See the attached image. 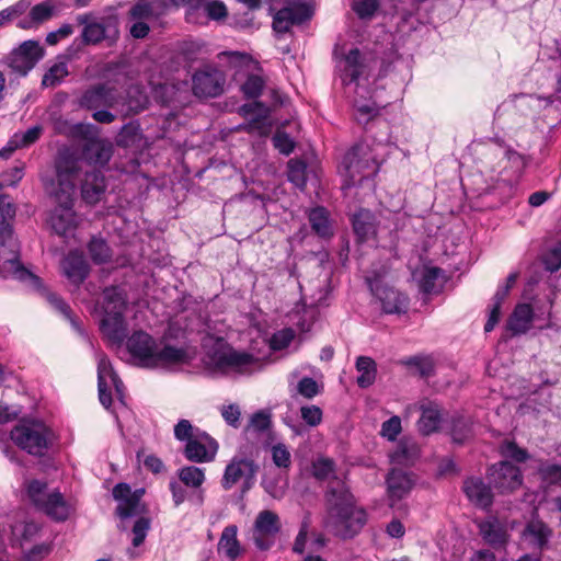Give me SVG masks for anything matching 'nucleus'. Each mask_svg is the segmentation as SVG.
<instances>
[{
	"mask_svg": "<svg viewBox=\"0 0 561 561\" xmlns=\"http://www.w3.org/2000/svg\"><path fill=\"white\" fill-rule=\"evenodd\" d=\"M71 289L77 299L93 306L102 317L100 331L108 342L121 346L127 336V323L124 318L127 299L119 285H112L100 293V283H72Z\"/></svg>",
	"mask_w": 561,
	"mask_h": 561,
	"instance_id": "f257e3e1",
	"label": "nucleus"
},
{
	"mask_svg": "<svg viewBox=\"0 0 561 561\" xmlns=\"http://www.w3.org/2000/svg\"><path fill=\"white\" fill-rule=\"evenodd\" d=\"M80 170V161L72 154H60L56 161L57 187L54 196L58 205L51 211L48 222L60 236L71 233L78 225L72 206Z\"/></svg>",
	"mask_w": 561,
	"mask_h": 561,
	"instance_id": "f03ea898",
	"label": "nucleus"
},
{
	"mask_svg": "<svg viewBox=\"0 0 561 561\" xmlns=\"http://www.w3.org/2000/svg\"><path fill=\"white\" fill-rule=\"evenodd\" d=\"M327 525L335 536L351 539L360 533L367 522L366 512L355 506L354 497L346 485L339 480L330 482L327 494Z\"/></svg>",
	"mask_w": 561,
	"mask_h": 561,
	"instance_id": "7ed1b4c3",
	"label": "nucleus"
},
{
	"mask_svg": "<svg viewBox=\"0 0 561 561\" xmlns=\"http://www.w3.org/2000/svg\"><path fill=\"white\" fill-rule=\"evenodd\" d=\"M15 207L8 196L0 194V277L15 280H38L33 272L19 260V247L9 224Z\"/></svg>",
	"mask_w": 561,
	"mask_h": 561,
	"instance_id": "20e7f679",
	"label": "nucleus"
},
{
	"mask_svg": "<svg viewBox=\"0 0 561 561\" xmlns=\"http://www.w3.org/2000/svg\"><path fill=\"white\" fill-rule=\"evenodd\" d=\"M127 350L134 359L146 368L168 369L190 360L185 348L157 344L144 331H136L128 337Z\"/></svg>",
	"mask_w": 561,
	"mask_h": 561,
	"instance_id": "39448f33",
	"label": "nucleus"
},
{
	"mask_svg": "<svg viewBox=\"0 0 561 561\" xmlns=\"http://www.w3.org/2000/svg\"><path fill=\"white\" fill-rule=\"evenodd\" d=\"M538 283H527L523 297L529 302L517 304L506 320L505 330L511 336L527 333L536 321H545L550 317L552 300L549 295L542 298L536 293Z\"/></svg>",
	"mask_w": 561,
	"mask_h": 561,
	"instance_id": "423d86ee",
	"label": "nucleus"
},
{
	"mask_svg": "<svg viewBox=\"0 0 561 561\" xmlns=\"http://www.w3.org/2000/svg\"><path fill=\"white\" fill-rule=\"evenodd\" d=\"M204 363L213 375L220 376L251 374L257 366L253 355L234 350L222 339L216 340L206 351Z\"/></svg>",
	"mask_w": 561,
	"mask_h": 561,
	"instance_id": "0eeeda50",
	"label": "nucleus"
},
{
	"mask_svg": "<svg viewBox=\"0 0 561 561\" xmlns=\"http://www.w3.org/2000/svg\"><path fill=\"white\" fill-rule=\"evenodd\" d=\"M27 496L38 511L56 522H65L70 516V504L57 489H50L46 482L31 481L27 484Z\"/></svg>",
	"mask_w": 561,
	"mask_h": 561,
	"instance_id": "6e6552de",
	"label": "nucleus"
},
{
	"mask_svg": "<svg viewBox=\"0 0 561 561\" xmlns=\"http://www.w3.org/2000/svg\"><path fill=\"white\" fill-rule=\"evenodd\" d=\"M366 156L364 146H355L345 154L340 168V173L345 179V186L356 185L364 179L377 173L376 160Z\"/></svg>",
	"mask_w": 561,
	"mask_h": 561,
	"instance_id": "1a4fd4ad",
	"label": "nucleus"
},
{
	"mask_svg": "<svg viewBox=\"0 0 561 561\" xmlns=\"http://www.w3.org/2000/svg\"><path fill=\"white\" fill-rule=\"evenodd\" d=\"M11 439L21 449L39 456L48 448L49 431L41 422H23L11 431Z\"/></svg>",
	"mask_w": 561,
	"mask_h": 561,
	"instance_id": "9d476101",
	"label": "nucleus"
},
{
	"mask_svg": "<svg viewBox=\"0 0 561 561\" xmlns=\"http://www.w3.org/2000/svg\"><path fill=\"white\" fill-rule=\"evenodd\" d=\"M257 471L259 465L254 460L234 456L225 469L221 485L225 490H230L241 482L242 491L247 492L253 486Z\"/></svg>",
	"mask_w": 561,
	"mask_h": 561,
	"instance_id": "9b49d317",
	"label": "nucleus"
},
{
	"mask_svg": "<svg viewBox=\"0 0 561 561\" xmlns=\"http://www.w3.org/2000/svg\"><path fill=\"white\" fill-rule=\"evenodd\" d=\"M282 529L279 516L270 510L261 511L252 527V539L255 547L261 551L270 550Z\"/></svg>",
	"mask_w": 561,
	"mask_h": 561,
	"instance_id": "f8f14e48",
	"label": "nucleus"
},
{
	"mask_svg": "<svg viewBox=\"0 0 561 561\" xmlns=\"http://www.w3.org/2000/svg\"><path fill=\"white\" fill-rule=\"evenodd\" d=\"M336 70L344 84L355 82L362 77H365L370 69V64L366 56H364L358 48H352L348 53L337 55Z\"/></svg>",
	"mask_w": 561,
	"mask_h": 561,
	"instance_id": "ddd939ff",
	"label": "nucleus"
},
{
	"mask_svg": "<svg viewBox=\"0 0 561 561\" xmlns=\"http://www.w3.org/2000/svg\"><path fill=\"white\" fill-rule=\"evenodd\" d=\"M368 285L385 313L402 314L408 311L410 300L405 294L399 291L389 283H368Z\"/></svg>",
	"mask_w": 561,
	"mask_h": 561,
	"instance_id": "4468645a",
	"label": "nucleus"
},
{
	"mask_svg": "<svg viewBox=\"0 0 561 561\" xmlns=\"http://www.w3.org/2000/svg\"><path fill=\"white\" fill-rule=\"evenodd\" d=\"M44 48L37 41L28 39L12 50L8 57V66L21 76L27 75L44 57Z\"/></svg>",
	"mask_w": 561,
	"mask_h": 561,
	"instance_id": "2eb2a0df",
	"label": "nucleus"
},
{
	"mask_svg": "<svg viewBox=\"0 0 561 561\" xmlns=\"http://www.w3.org/2000/svg\"><path fill=\"white\" fill-rule=\"evenodd\" d=\"M311 15L310 8L301 0H286L284 8L273 18V28L277 33H286L297 23H301Z\"/></svg>",
	"mask_w": 561,
	"mask_h": 561,
	"instance_id": "dca6fc26",
	"label": "nucleus"
},
{
	"mask_svg": "<svg viewBox=\"0 0 561 561\" xmlns=\"http://www.w3.org/2000/svg\"><path fill=\"white\" fill-rule=\"evenodd\" d=\"M489 481L501 493L512 492L518 489L523 482V476L518 467L510 461H501L489 469Z\"/></svg>",
	"mask_w": 561,
	"mask_h": 561,
	"instance_id": "f3484780",
	"label": "nucleus"
},
{
	"mask_svg": "<svg viewBox=\"0 0 561 561\" xmlns=\"http://www.w3.org/2000/svg\"><path fill=\"white\" fill-rule=\"evenodd\" d=\"M193 93L198 98H216L224 90L225 77L217 68L205 67L192 78Z\"/></svg>",
	"mask_w": 561,
	"mask_h": 561,
	"instance_id": "a211bd4d",
	"label": "nucleus"
},
{
	"mask_svg": "<svg viewBox=\"0 0 561 561\" xmlns=\"http://www.w3.org/2000/svg\"><path fill=\"white\" fill-rule=\"evenodd\" d=\"M66 8L62 0H44L30 8L27 16L18 22V27L22 30L37 28L59 15Z\"/></svg>",
	"mask_w": 561,
	"mask_h": 561,
	"instance_id": "6ab92c4d",
	"label": "nucleus"
},
{
	"mask_svg": "<svg viewBox=\"0 0 561 561\" xmlns=\"http://www.w3.org/2000/svg\"><path fill=\"white\" fill-rule=\"evenodd\" d=\"M218 450V443L206 432L187 442L184 447V456L192 462H209L214 460Z\"/></svg>",
	"mask_w": 561,
	"mask_h": 561,
	"instance_id": "aec40b11",
	"label": "nucleus"
},
{
	"mask_svg": "<svg viewBox=\"0 0 561 561\" xmlns=\"http://www.w3.org/2000/svg\"><path fill=\"white\" fill-rule=\"evenodd\" d=\"M386 484L390 506L394 507L397 502L409 495L414 486V480L409 472L392 469L387 476Z\"/></svg>",
	"mask_w": 561,
	"mask_h": 561,
	"instance_id": "412c9836",
	"label": "nucleus"
},
{
	"mask_svg": "<svg viewBox=\"0 0 561 561\" xmlns=\"http://www.w3.org/2000/svg\"><path fill=\"white\" fill-rule=\"evenodd\" d=\"M121 99L113 87L101 84L88 90L82 95L81 104L90 110H96L102 106H114Z\"/></svg>",
	"mask_w": 561,
	"mask_h": 561,
	"instance_id": "4be33fe9",
	"label": "nucleus"
},
{
	"mask_svg": "<svg viewBox=\"0 0 561 561\" xmlns=\"http://www.w3.org/2000/svg\"><path fill=\"white\" fill-rule=\"evenodd\" d=\"M299 289L300 302L314 309L325 306L332 291L330 283H299Z\"/></svg>",
	"mask_w": 561,
	"mask_h": 561,
	"instance_id": "5701e85b",
	"label": "nucleus"
},
{
	"mask_svg": "<svg viewBox=\"0 0 561 561\" xmlns=\"http://www.w3.org/2000/svg\"><path fill=\"white\" fill-rule=\"evenodd\" d=\"M551 529L541 520H530L522 533V539L530 549L542 550L551 537Z\"/></svg>",
	"mask_w": 561,
	"mask_h": 561,
	"instance_id": "b1692460",
	"label": "nucleus"
},
{
	"mask_svg": "<svg viewBox=\"0 0 561 561\" xmlns=\"http://www.w3.org/2000/svg\"><path fill=\"white\" fill-rule=\"evenodd\" d=\"M113 496L119 501L116 513L121 518L136 516L139 513V499L131 495V490L126 483H118L113 489Z\"/></svg>",
	"mask_w": 561,
	"mask_h": 561,
	"instance_id": "393cba45",
	"label": "nucleus"
},
{
	"mask_svg": "<svg viewBox=\"0 0 561 561\" xmlns=\"http://www.w3.org/2000/svg\"><path fill=\"white\" fill-rule=\"evenodd\" d=\"M105 179L99 170L85 172V178L81 186L82 198L88 204H96L105 193Z\"/></svg>",
	"mask_w": 561,
	"mask_h": 561,
	"instance_id": "a878e982",
	"label": "nucleus"
},
{
	"mask_svg": "<svg viewBox=\"0 0 561 561\" xmlns=\"http://www.w3.org/2000/svg\"><path fill=\"white\" fill-rule=\"evenodd\" d=\"M462 489L469 501L477 506L486 508L492 504L493 495L491 489L482 479L474 477L468 478L463 482Z\"/></svg>",
	"mask_w": 561,
	"mask_h": 561,
	"instance_id": "bb28decb",
	"label": "nucleus"
},
{
	"mask_svg": "<svg viewBox=\"0 0 561 561\" xmlns=\"http://www.w3.org/2000/svg\"><path fill=\"white\" fill-rule=\"evenodd\" d=\"M482 538L493 547H501L507 542L508 533L504 523L496 517H489L479 525Z\"/></svg>",
	"mask_w": 561,
	"mask_h": 561,
	"instance_id": "cd10ccee",
	"label": "nucleus"
},
{
	"mask_svg": "<svg viewBox=\"0 0 561 561\" xmlns=\"http://www.w3.org/2000/svg\"><path fill=\"white\" fill-rule=\"evenodd\" d=\"M238 527L229 525L224 528L218 541V553L225 561H236L242 553L241 545L237 538Z\"/></svg>",
	"mask_w": 561,
	"mask_h": 561,
	"instance_id": "c85d7f7f",
	"label": "nucleus"
},
{
	"mask_svg": "<svg viewBox=\"0 0 561 561\" xmlns=\"http://www.w3.org/2000/svg\"><path fill=\"white\" fill-rule=\"evenodd\" d=\"M82 157L90 164L103 167L112 157V145L103 139H90L84 145Z\"/></svg>",
	"mask_w": 561,
	"mask_h": 561,
	"instance_id": "c756f323",
	"label": "nucleus"
},
{
	"mask_svg": "<svg viewBox=\"0 0 561 561\" xmlns=\"http://www.w3.org/2000/svg\"><path fill=\"white\" fill-rule=\"evenodd\" d=\"M353 229L360 242L374 239L377 236V220L367 209H360L353 217Z\"/></svg>",
	"mask_w": 561,
	"mask_h": 561,
	"instance_id": "7c9ffc66",
	"label": "nucleus"
},
{
	"mask_svg": "<svg viewBox=\"0 0 561 561\" xmlns=\"http://www.w3.org/2000/svg\"><path fill=\"white\" fill-rule=\"evenodd\" d=\"M241 111L244 115L257 113V116L247 125L245 129L248 131H257L260 135H266L270 131L268 110L263 104L257 102L244 104Z\"/></svg>",
	"mask_w": 561,
	"mask_h": 561,
	"instance_id": "2f4dec72",
	"label": "nucleus"
},
{
	"mask_svg": "<svg viewBox=\"0 0 561 561\" xmlns=\"http://www.w3.org/2000/svg\"><path fill=\"white\" fill-rule=\"evenodd\" d=\"M64 274L73 280H84L89 275V263L78 251L70 252L61 262Z\"/></svg>",
	"mask_w": 561,
	"mask_h": 561,
	"instance_id": "473e14b6",
	"label": "nucleus"
},
{
	"mask_svg": "<svg viewBox=\"0 0 561 561\" xmlns=\"http://www.w3.org/2000/svg\"><path fill=\"white\" fill-rule=\"evenodd\" d=\"M319 317V310L299 302L288 313V322L295 325L300 332H309Z\"/></svg>",
	"mask_w": 561,
	"mask_h": 561,
	"instance_id": "72a5a7b5",
	"label": "nucleus"
},
{
	"mask_svg": "<svg viewBox=\"0 0 561 561\" xmlns=\"http://www.w3.org/2000/svg\"><path fill=\"white\" fill-rule=\"evenodd\" d=\"M76 20L78 24L83 25L82 39L85 44H96L104 39V24L95 21L91 13L79 14Z\"/></svg>",
	"mask_w": 561,
	"mask_h": 561,
	"instance_id": "f704fd0d",
	"label": "nucleus"
},
{
	"mask_svg": "<svg viewBox=\"0 0 561 561\" xmlns=\"http://www.w3.org/2000/svg\"><path fill=\"white\" fill-rule=\"evenodd\" d=\"M421 412V417L417 422L419 431L423 435H430L438 431L443 421L438 405L432 402L422 404Z\"/></svg>",
	"mask_w": 561,
	"mask_h": 561,
	"instance_id": "c9c22d12",
	"label": "nucleus"
},
{
	"mask_svg": "<svg viewBox=\"0 0 561 561\" xmlns=\"http://www.w3.org/2000/svg\"><path fill=\"white\" fill-rule=\"evenodd\" d=\"M169 488L172 493V501L174 503V506L176 507L183 504L185 501H190L191 503L197 506H201L204 503V491L192 490V492H188V488L184 486V484L180 483L176 480L170 481Z\"/></svg>",
	"mask_w": 561,
	"mask_h": 561,
	"instance_id": "e433bc0d",
	"label": "nucleus"
},
{
	"mask_svg": "<svg viewBox=\"0 0 561 561\" xmlns=\"http://www.w3.org/2000/svg\"><path fill=\"white\" fill-rule=\"evenodd\" d=\"M35 290L38 291L42 296L46 298V300L60 313H62L67 319H69L72 328L80 334L84 335V330L80 327V324L71 317L70 307L56 294L46 291L42 283H35Z\"/></svg>",
	"mask_w": 561,
	"mask_h": 561,
	"instance_id": "4c0bfd02",
	"label": "nucleus"
},
{
	"mask_svg": "<svg viewBox=\"0 0 561 561\" xmlns=\"http://www.w3.org/2000/svg\"><path fill=\"white\" fill-rule=\"evenodd\" d=\"M179 482L194 491L202 489L205 482V470L195 466H184L178 470Z\"/></svg>",
	"mask_w": 561,
	"mask_h": 561,
	"instance_id": "58836bf2",
	"label": "nucleus"
},
{
	"mask_svg": "<svg viewBox=\"0 0 561 561\" xmlns=\"http://www.w3.org/2000/svg\"><path fill=\"white\" fill-rule=\"evenodd\" d=\"M356 369L359 373L357 385L360 388H368L375 382L377 366L375 360L368 356H359L356 359Z\"/></svg>",
	"mask_w": 561,
	"mask_h": 561,
	"instance_id": "ea45409f",
	"label": "nucleus"
},
{
	"mask_svg": "<svg viewBox=\"0 0 561 561\" xmlns=\"http://www.w3.org/2000/svg\"><path fill=\"white\" fill-rule=\"evenodd\" d=\"M114 386L117 393L123 390V381L119 379L115 370L113 369L112 363L106 355L101 354L98 359V383L107 382Z\"/></svg>",
	"mask_w": 561,
	"mask_h": 561,
	"instance_id": "a19ab883",
	"label": "nucleus"
},
{
	"mask_svg": "<svg viewBox=\"0 0 561 561\" xmlns=\"http://www.w3.org/2000/svg\"><path fill=\"white\" fill-rule=\"evenodd\" d=\"M419 448L415 443L409 439H401L391 454L392 462L399 465H410L417 457Z\"/></svg>",
	"mask_w": 561,
	"mask_h": 561,
	"instance_id": "79ce46f5",
	"label": "nucleus"
},
{
	"mask_svg": "<svg viewBox=\"0 0 561 561\" xmlns=\"http://www.w3.org/2000/svg\"><path fill=\"white\" fill-rule=\"evenodd\" d=\"M68 75L69 70L67 62L65 60H57L44 73L42 87L55 88L60 84Z\"/></svg>",
	"mask_w": 561,
	"mask_h": 561,
	"instance_id": "37998d69",
	"label": "nucleus"
},
{
	"mask_svg": "<svg viewBox=\"0 0 561 561\" xmlns=\"http://www.w3.org/2000/svg\"><path fill=\"white\" fill-rule=\"evenodd\" d=\"M309 221L312 230L320 237L325 238L332 234V228L328 211L323 207L313 208L309 213Z\"/></svg>",
	"mask_w": 561,
	"mask_h": 561,
	"instance_id": "c03bdc74",
	"label": "nucleus"
},
{
	"mask_svg": "<svg viewBox=\"0 0 561 561\" xmlns=\"http://www.w3.org/2000/svg\"><path fill=\"white\" fill-rule=\"evenodd\" d=\"M271 428L270 414L259 411L251 416L250 423L245 428V434L249 437H259L265 435Z\"/></svg>",
	"mask_w": 561,
	"mask_h": 561,
	"instance_id": "a18cd8bd",
	"label": "nucleus"
},
{
	"mask_svg": "<svg viewBox=\"0 0 561 561\" xmlns=\"http://www.w3.org/2000/svg\"><path fill=\"white\" fill-rule=\"evenodd\" d=\"M118 145L129 147H140L142 142V134L138 125L128 124L125 125L117 139Z\"/></svg>",
	"mask_w": 561,
	"mask_h": 561,
	"instance_id": "49530a36",
	"label": "nucleus"
},
{
	"mask_svg": "<svg viewBox=\"0 0 561 561\" xmlns=\"http://www.w3.org/2000/svg\"><path fill=\"white\" fill-rule=\"evenodd\" d=\"M288 180L297 187L304 188L307 182L306 169L307 165L304 161L298 159H290L287 164Z\"/></svg>",
	"mask_w": 561,
	"mask_h": 561,
	"instance_id": "de8ad7c7",
	"label": "nucleus"
},
{
	"mask_svg": "<svg viewBox=\"0 0 561 561\" xmlns=\"http://www.w3.org/2000/svg\"><path fill=\"white\" fill-rule=\"evenodd\" d=\"M39 531V525L34 522H22L11 526L12 536L16 540L28 541Z\"/></svg>",
	"mask_w": 561,
	"mask_h": 561,
	"instance_id": "09e8293b",
	"label": "nucleus"
},
{
	"mask_svg": "<svg viewBox=\"0 0 561 561\" xmlns=\"http://www.w3.org/2000/svg\"><path fill=\"white\" fill-rule=\"evenodd\" d=\"M43 133V127L39 125L33 126L25 131L15 133L12 136V144L21 148L30 147L35 144Z\"/></svg>",
	"mask_w": 561,
	"mask_h": 561,
	"instance_id": "8fccbe9b",
	"label": "nucleus"
},
{
	"mask_svg": "<svg viewBox=\"0 0 561 561\" xmlns=\"http://www.w3.org/2000/svg\"><path fill=\"white\" fill-rule=\"evenodd\" d=\"M203 431L198 427L193 426V424L186 420L182 419L180 420L173 428V434L175 439L179 442H184L185 444L193 439L197 433H202Z\"/></svg>",
	"mask_w": 561,
	"mask_h": 561,
	"instance_id": "3c124183",
	"label": "nucleus"
},
{
	"mask_svg": "<svg viewBox=\"0 0 561 561\" xmlns=\"http://www.w3.org/2000/svg\"><path fill=\"white\" fill-rule=\"evenodd\" d=\"M450 435L455 443L461 444L471 435V425L463 417H457L451 421Z\"/></svg>",
	"mask_w": 561,
	"mask_h": 561,
	"instance_id": "603ef678",
	"label": "nucleus"
},
{
	"mask_svg": "<svg viewBox=\"0 0 561 561\" xmlns=\"http://www.w3.org/2000/svg\"><path fill=\"white\" fill-rule=\"evenodd\" d=\"M312 474L317 480H329L334 474V461L329 458H318L312 462Z\"/></svg>",
	"mask_w": 561,
	"mask_h": 561,
	"instance_id": "864d4df0",
	"label": "nucleus"
},
{
	"mask_svg": "<svg viewBox=\"0 0 561 561\" xmlns=\"http://www.w3.org/2000/svg\"><path fill=\"white\" fill-rule=\"evenodd\" d=\"M89 252L95 263H104L111 256V250L106 242L99 238H93L89 243Z\"/></svg>",
	"mask_w": 561,
	"mask_h": 561,
	"instance_id": "5fc2aeb1",
	"label": "nucleus"
},
{
	"mask_svg": "<svg viewBox=\"0 0 561 561\" xmlns=\"http://www.w3.org/2000/svg\"><path fill=\"white\" fill-rule=\"evenodd\" d=\"M401 431V419L397 415H393L382 423L380 435L389 442H394Z\"/></svg>",
	"mask_w": 561,
	"mask_h": 561,
	"instance_id": "6e6d98bb",
	"label": "nucleus"
},
{
	"mask_svg": "<svg viewBox=\"0 0 561 561\" xmlns=\"http://www.w3.org/2000/svg\"><path fill=\"white\" fill-rule=\"evenodd\" d=\"M379 108L375 103H355V117L359 124L368 123L373 117L377 116Z\"/></svg>",
	"mask_w": 561,
	"mask_h": 561,
	"instance_id": "4d7b16f0",
	"label": "nucleus"
},
{
	"mask_svg": "<svg viewBox=\"0 0 561 561\" xmlns=\"http://www.w3.org/2000/svg\"><path fill=\"white\" fill-rule=\"evenodd\" d=\"M501 454L517 462H524L528 459L527 450L518 447L514 442H504L501 445Z\"/></svg>",
	"mask_w": 561,
	"mask_h": 561,
	"instance_id": "13d9d810",
	"label": "nucleus"
},
{
	"mask_svg": "<svg viewBox=\"0 0 561 561\" xmlns=\"http://www.w3.org/2000/svg\"><path fill=\"white\" fill-rule=\"evenodd\" d=\"M301 419L311 427L318 426L322 422V410L318 405H304L300 408Z\"/></svg>",
	"mask_w": 561,
	"mask_h": 561,
	"instance_id": "bf43d9fd",
	"label": "nucleus"
},
{
	"mask_svg": "<svg viewBox=\"0 0 561 561\" xmlns=\"http://www.w3.org/2000/svg\"><path fill=\"white\" fill-rule=\"evenodd\" d=\"M273 462L279 468H288L291 463V455L286 445L279 443L272 447Z\"/></svg>",
	"mask_w": 561,
	"mask_h": 561,
	"instance_id": "052dcab7",
	"label": "nucleus"
},
{
	"mask_svg": "<svg viewBox=\"0 0 561 561\" xmlns=\"http://www.w3.org/2000/svg\"><path fill=\"white\" fill-rule=\"evenodd\" d=\"M274 147L283 154L288 156L295 148L294 140L283 130L277 129L273 136Z\"/></svg>",
	"mask_w": 561,
	"mask_h": 561,
	"instance_id": "680f3d73",
	"label": "nucleus"
},
{
	"mask_svg": "<svg viewBox=\"0 0 561 561\" xmlns=\"http://www.w3.org/2000/svg\"><path fill=\"white\" fill-rule=\"evenodd\" d=\"M207 16L211 20H221L227 16V8L221 1H208L201 5Z\"/></svg>",
	"mask_w": 561,
	"mask_h": 561,
	"instance_id": "e2e57ef3",
	"label": "nucleus"
},
{
	"mask_svg": "<svg viewBox=\"0 0 561 561\" xmlns=\"http://www.w3.org/2000/svg\"><path fill=\"white\" fill-rule=\"evenodd\" d=\"M378 5V0H353V10L362 19L373 16Z\"/></svg>",
	"mask_w": 561,
	"mask_h": 561,
	"instance_id": "0e129e2a",
	"label": "nucleus"
},
{
	"mask_svg": "<svg viewBox=\"0 0 561 561\" xmlns=\"http://www.w3.org/2000/svg\"><path fill=\"white\" fill-rule=\"evenodd\" d=\"M150 528V520L145 517L138 518L133 527V546L138 547L140 546L148 534V530Z\"/></svg>",
	"mask_w": 561,
	"mask_h": 561,
	"instance_id": "69168bd1",
	"label": "nucleus"
},
{
	"mask_svg": "<svg viewBox=\"0 0 561 561\" xmlns=\"http://www.w3.org/2000/svg\"><path fill=\"white\" fill-rule=\"evenodd\" d=\"M404 364L415 367L422 377H427L433 371V362L428 357L414 356L408 358Z\"/></svg>",
	"mask_w": 561,
	"mask_h": 561,
	"instance_id": "338daca9",
	"label": "nucleus"
},
{
	"mask_svg": "<svg viewBox=\"0 0 561 561\" xmlns=\"http://www.w3.org/2000/svg\"><path fill=\"white\" fill-rule=\"evenodd\" d=\"M547 271L554 272L561 267V243L549 250L542 259Z\"/></svg>",
	"mask_w": 561,
	"mask_h": 561,
	"instance_id": "774afa93",
	"label": "nucleus"
}]
</instances>
